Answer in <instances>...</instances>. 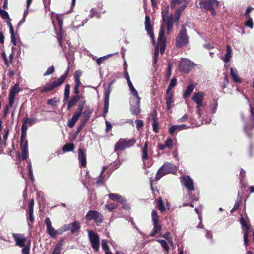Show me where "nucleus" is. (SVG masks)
<instances>
[{
    "mask_svg": "<svg viewBox=\"0 0 254 254\" xmlns=\"http://www.w3.org/2000/svg\"><path fill=\"white\" fill-rule=\"evenodd\" d=\"M241 224L245 227L246 232L244 233V242L246 246L248 245V232L250 229V225L247 223L246 221L243 217L241 219Z\"/></svg>",
    "mask_w": 254,
    "mask_h": 254,
    "instance_id": "obj_18",
    "label": "nucleus"
},
{
    "mask_svg": "<svg viewBox=\"0 0 254 254\" xmlns=\"http://www.w3.org/2000/svg\"><path fill=\"white\" fill-rule=\"evenodd\" d=\"M184 10V7H179L177 8L175 11V18L178 20L180 18L181 13Z\"/></svg>",
    "mask_w": 254,
    "mask_h": 254,
    "instance_id": "obj_50",
    "label": "nucleus"
},
{
    "mask_svg": "<svg viewBox=\"0 0 254 254\" xmlns=\"http://www.w3.org/2000/svg\"><path fill=\"white\" fill-rule=\"evenodd\" d=\"M230 75L236 82L240 83L241 82L238 71L236 69L233 68H230Z\"/></svg>",
    "mask_w": 254,
    "mask_h": 254,
    "instance_id": "obj_29",
    "label": "nucleus"
},
{
    "mask_svg": "<svg viewBox=\"0 0 254 254\" xmlns=\"http://www.w3.org/2000/svg\"><path fill=\"white\" fill-rule=\"evenodd\" d=\"M162 237L166 239L171 245H173V242L172 241V238L171 236V234L169 232L165 233L164 235H163Z\"/></svg>",
    "mask_w": 254,
    "mask_h": 254,
    "instance_id": "obj_49",
    "label": "nucleus"
},
{
    "mask_svg": "<svg viewBox=\"0 0 254 254\" xmlns=\"http://www.w3.org/2000/svg\"><path fill=\"white\" fill-rule=\"evenodd\" d=\"M166 26L167 29V33L169 34L170 31L172 30L173 26V22L171 17L168 18L166 22Z\"/></svg>",
    "mask_w": 254,
    "mask_h": 254,
    "instance_id": "obj_39",
    "label": "nucleus"
},
{
    "mask_svg": "<svg viewBox=\"0 0 254 254\" xmlns=\"http://www.w3.org/2000/svg\"><path fill=\"white\" fill-rule=\"evenodd\" d=\"M167 96L165 98L166 103L167 105V108L168 110H170L172 107V103L174 102L173 100V94L171 92H167Z\"/></svg>",
    "mask_w": 254,
    "mask_h": 254,
    "instance_id": "obj_27",
    "label": "nucleus"
},
{
    "mask_svg": "<svg viewBox=\"0 0 254 254\" xmlns=\"http://www.w3.org/2000/svg\"><path fill=\"white\" fill-rule=\"evenodd\" d=\"M165 145L166 147L168 148H171L173 146V141L171 138H168L165 142Z\"/></svg>",
    "mask_w": 254,
    "mask_h": 254,
    "instance_id": "obj_62",
    "label": "nucleus"
},
{
    "mask_svg": "<svg viewBox=\"0 0 254 254\" xmlns=\"http://www.w3.org/2000/svg\"><path fill=\"white\" fill-rule=\"evenodd\" d=\"M30 246H26L22 249V254H29Z\"/></svg>",
    "mask_w": 254,
    "mask_h": 254,
    "instance_id": "obj_64",
    "label": "nucleus"
},
{
    "mask_svg": "<svg viewBox=\"0 0 254 254\" xmlns=\"http://www.w3.org/2000/svg\"><path fill=\"white\" fill-rule=\"evenodd\" d=\"M85 219L88 221L94 220L97 223H101L103 220V216L97 211H89L85 216Z\"/></svg>",
    "mask_w": 254,
    "mask_h": 254,
    "instance_id": "obj_9",
    "label": "nucleus"
},
{
    "mask_svg": "<svg viewBox=\"0 0 254 254\" xmlns=\"http://www.w3.org/2000/svg\"><path fill=\"white\" fill-rule=\"evenodd\" d=\"M71 228V223L65 224L59 228L60 234L61 235L64 232L70 230Z\"/></svg>",
    "mask_w": 254,
    "mask_h": 254,
    "instance_id": "obj_40",
    "label": "nucleus"
},
{
    "mask_svg": "<svg viewBox=\"0 0 254 254\" xmlns=\"http://www.w3.org/2000/svg\"><path fill=\"white\" fill-rule=\"evenodd\" d=\"M145 29L147 33L150 36L153 43L155 44V36L154 35L152 27L151 24V20L150 17L148 15H146L145 16Z\"/></svg>",
    "mask_w": 254,
    "mask_h": 254,
    "instance_id": "obj_15",
    "label": "nucleus"
},
{
    "mask_svg": "<svg viewBox=\"0 0 254 254\" xmlns=\"http://www.w3.org/2000/svg\"><path fill=\"white\" fill-rule=\"evenodd\" d=\"M61 251V247L60 245H57L54 248L52 254H59Z\"/></svg>",
    "mask_w": 254,
    "mask_h": 254,
    "instance_id": "obj_61",
    "label": "nucleus"
},
{
    "mask_svg": "<svg viewBox=\"0 0 254 254\" xmlns=\"http://www.w3.org/2000/svg\"><path fill=\"white\" fill-rule=\"evenodd\" d=\"M10 34H11V42L12 43L16 46V44H17V42H16V36H15V35L14 34V32L13 31L12 32H10Z\"/></svg>",
    "mask_w": 254,
    "mask_h": 254,
    "instance_id": "obj_60",
    "label": "nucleus"
},
{
    "mask_svg": "<svg viewBox=\"0 0 254 254\" xmlns=\"http://www.w3.org/2000/svg\"><path fill=\"white\" fill-rule=\"evenodd\" d=\"M135 123L136 124V128L138 130H139L143 126V122L141 120H136L135 121Z\"/></svg>",
    "mask_w": 254,
    "mask_h": 254,
    "instance_id": "obj_59",
    "label": "nucleus"
},
{
    "mask_svg": "<svg viewBox=\"0 0 254 254\" xmlns=\"http://www.w3.org/2000/svg\"><path fill=\"white\" fill-rule=\"evenodd\" d=\"M193 64H179L178 69L180 72L188 73L193 68Z\"/></svg>",
    "mask_w": 254,
    "mask_h": 254,
    "instance_id": "obj_26",
    "label": "nucleus"
},
{
    "mask_svg": "<svg viewBox=\"0 0 254 254\" xmlns=\"http://www.w3.org/2000/svg\"><path fill=\"white\" fill-rule=\"evenodd\" d=\"M92 113V110L88 106L86 107L85 110L82 112V114L83 115V120L82 121V124L83 126H84L87 121L89 120Z\"/></svg>",
    "mask_w": 254,
    "mask_h": 254,
    "instance_id": "obj_22",
    "label": "nucleus"
},
{
    "mask_svg": "<svg viewBox=\"0 0 254 254\" xmlns=\"http://www.w3.org/2000/svg\"><path fill=\"white\" fill-rule=\"evenodd\" d=\"M171 69L172 66L171 64H168V67L166 69V77L167 80H168L171 75Z\"/></svg>",
    "mask_w": 254,
    "mask_h": 254,
    "instance_id": "obj_53",
    "label": "nucleus"
},
{
    "mask_svg": "<svg viewBox=\"0 0 254 254\" xmlns=\"http://www.w3.org/2000/svg\"><path fill=\"white\" fill-rule=\"evenodd\" d=\"M142 158L143 160L144 165L145 166L148 167L151 165V164H152L151 161H150V162H149V161H147V160L148 159L147 142L145 143L144 146L142 149Z\"/></svg>",
    "mask_w": 254,
    "mask_h": 254,
    "instance_id": "obj_20",
    "label": "nucleus"
},
{
    "mask_svg": "<svg viewBox=\"0 0 254 254\" xmlns=\"http://www.w3.org/2000/svg\"><path fill=\"white\" fill-rule=\"evenodd\" d=\"M187 24L181 26V29L176 39V46L180 48L187 45L189 41V36L187 35L186 26Z\"/></svg>",
    "mask_w": 254,
    "mask_h": 254,
    "instance_id": "obj_3",
    "label": "nucleus"
},
{
    "mask_svg": "<svg viewBox=\"0 0 254 254\" xmlns=\"http://www.w3.org/2000/svg\"><path fill=\"white\" fill-rule=\"evenodd\" d=\"M157 241L159 243H160L161 246L164 248V250L166 252H168L169 251V247L165 240H162V239H158L157 240Z\"/></svg>",
    "mask_w": 254,
    "mask_h": 254,
    "instance_id": "obj_43",
    "label": "nucleus"
},
{
    "mask_svg": "<svg viewBox=\"0 0 254 254\" xmlns=\"http://www.w3.org/2000/svg\"><path fill=\"white\" fill-rule=\"evenodd\" d=\"M81 103H79V111L75 112L72 118L68 120V126L70 128H72L74 127L75 123L82 115L83 110V106L81 105Z\"/></svg>",
    "mask_w": 254,
    "mask_h": 254,
    "instance_id": "obj_12",
    "label": "nucleus"
},
{
    "mask_svg": "<svg viewBox=\"0 0 254 254\" xmlns=\"http://www.w3.org/2000/svg\"><path fill=\"white\" fill-rule=\"evenodd\" d=\"M109 97H110V96H108V93L107 94V95H105L104 114H103V116L104 117L106 116V115L108 113V111Z\"/></svg>",
    "mask_w": 254,
    "mask_h": 254,
    "instance_id": "obj_34",
    "label": "nucleus"
},
{
    "mask_svg": "<svg viewBox=\"0 0 254 254\" xmlns=\"http://www.w3.org/2000/svg\"><path fill=\"white\" fill-rule=\"evenodd\" d=\"M245 25L252 29L253 27V21L252 18H250L248 19V20L245 22Z\"/></svg>",
    "mask_w": 254,
    "mask_h": 254,
    "instance_id": "obj_58",
    "label": "nucleus"
},
{
    "mask_svg": "<svg viewBox=\"0 0 254 254\" xmlns=\"http://www.w3.org/2000/svg\"><path fill=\"white\" fill-rule=\"evenodd\" d=\"M177 84V79L175 77H173L171 79L168 89L166 91L167 92H171V90L172 89L173 87H174Z\"/></svg>",
    "mask_w": 254,
    "mask_h": 254,
    "instance_id": "obj_38",
    "label": "nucleus"
},
{
    "mask_svg": "<svg viewBox=\"0 0 254 254\" xmlns=\"http://www.w3.org/2000/svg\"><path fill=\"white\" fill-rule=\"evenodd\" d=\"M153 229L150 235L154 236L161 229V225L158 224V222L153 223Z\"/></svg>",
    "mask_w": 254,
    "mask_h": 254,
    "instance_id": "obj_33",
    "label": "nucleus"
},
{
    "mask_svg": "<svg viewBox=\"0 0 254 254\" xmlns=\"http://www.w3.org/2000/svg\"><path fill=\"white\" fill-rule=\"evenodd\" d=\"M115 82V80H113L111 82L109 83L108 88L104 93L105 95H107V94L108 93V96H110V93L111 92V86Z\"/></svg>",
    "mask_w": 254,
    "mask_h": 254,
    "instance_id": "obj_56",
    "label": "nucleus"
},
{
    "mask_svg": "<svg viewBox=\"0 0 254 254\" xmlns=\"http://www.w3.org/2000/svg\"><path fill=\"white\" fill-rule=\"evenodd\" d=\"M108 196L113 201H116L122 204H125L126 202V200L124 199V198L119 194L116 193H110L108 195Z\"/></svg>",
    "mask_w": 254,
    "mask_h": 254,
    "instance_id": "obj_24",
    "label": "nucleus"
},
{
    "mask_svg": "<svg viewBox=\"0 0 254 254\" xmlns=\"http://www.w3.org/2000/svg\"><path fill=\"white\" fill-rule=\"evenodd\" d=\"M70 86L69 84H66L64 90V101H67L69 94H70Z\"/></svg>",
    "mask_w": 254,
    "mask_h": 254,
    "instance_id": "obj_44",
    "label": "nucleus"
},
{
    "mask_svg": "<svg viewBox=\"0 0 254 254\" xmlns=\"http://www.w3.org/2000/svg\"><path fill=\"white\" fill-rule=\"evenodd\" d=\"M12 236L15 241V245L20 247L26 246L25 245L26 241V238L21 234H12Z\"/></svg>",
    "mask_w": 254,
    "mask_h": 254,
    "instance_id": "obj_17",
    "label": "nucleus"
},
{
    "mask_svg": "<svg viewBox=\"0 0 254 254\" xmlns=\"http://www.w3.org/2000/svg\"><path fill=\"white\" fill-rule=\"evenodd\" d=\"M196 87V85L194 84H191L187 86V89L184 92L183 94V97L184 98L186 99L188 98L190 94L192 92V91L194 90V88Z\"/></svg>",
    "mask_w": 254,
    "mask_h": 254,
    "instance_id": "obj_28",
    "label": "nucleus"
},
{
    "mask_svg": "<svg viewBox=\"0 0 254 254\" xmlns=\"http://www.w3.org/2000/svg\"><path fill=\"white\" fill-rule=\"evenodd\" d=\"M1 57L3 60L5 64H8L9 62H12V60L13 59V53H11L9 55V60H8L7 58L6 54L4 51H3L1 54Z\"/></svg>",
    "mask_w": 254,
    "mask_h": 254,
    "instance_id": "obj_35",
    "label": "nucleus"
},
{
    "mask_svg": "<svg viewBox=\"0 0 254 254\" xmlns=\"http://www.w3.org/2000/svg\"><path fill=\"white\" fill-rule=\"evenodd\" d=\"M157 206L159 210L161 212H163L165 211L166 208L163 205V201L161 198H159L157 200Z\"/></svg>",
    "mask_w": 254,
    "mask_h": 254,
    "instance_id": "obj_42",
    "label": "nucleus"
},
{
    "mask_svg": "<svg viewBox=\"0 0 254 254\" xmlns=\"http://www.w3.org/2000/svg\"><path fill=\"white\" fill-rule=\"evenodd\" d=\"M0 15L3 19H10L9 14L7 12L2 10L0 8Z\"/></svg>",
    "mask_w": 254,
    "mask_h": 254,
    "instance_id": "obj_48",
    "label": "nucleus"
},
{
    "mask_svg": "<svg viewBox=\"0 0 254 254\" xmlns=\"http://www.w3.org/2000/svg\"><path fill=\"white\" fill-rule=\"evenodd\" d=\"M28 169H29V178L32 181H33L34 180V176L33 174L32 167L31 162H29L28 164Z\"/></svg>",
    "mask_w": 254,
    "mask_h": 254,
    "instance_id": "obj_54",
    "label": "nucleus"
},
{
    "mask_svg": "<svg viewBox=\"0 0 254 254\" xmlns=\"http://www.w3.org/2000/svg\"><path fill=\"white\" fill-rule=\"evenodd\" d=\"M129 89L132 95V96L130 98H140L138 95L137 91L135 89L133 86L130 87Z\"/></svg>",
    "mask_w": 254,
    "mask_h": 254,
    "instance_id": "obj_46",
    "label": "nucleus"
},
{
    "mask_svg": "<svg viewBox=\"0 0 254 254\" xmlns=\"http://www.w3.org/2000/svg\"><path fill=\"white\" fill-rule=\"evenodd\" d=\"M80 228V223L77 221L71 223V231L72 233H74L78 231Z\"/></svg>",
    "mask_w": 254,
    "mask_h": 254,
    "instance_id": "obj_37",
    "label": "nucleus"
},
{
    "mask_svg": "<svg viewBox=\"0 0 254 254\" xmlns=\"http://www.w3.org/2000/svg\"><path fill=\"white\" fill-rule=\"evenodd\" d=\"M36 122V119L35 118L25 117L22 119L21 133L22 138H26L27 135V131L29 127H31Z\"/></svg>",
    "mask_w": 254,
    "mask_h": 254,
    "instance_id": "obj_6",
    "label": "nucleus"
},
{
    "mask_svg": "<svg viewBox=\"0 0 254 254\" xmlns=\"http://www.w3.org/2000/svg\"><path fill=\"white\" fill-rule=\"evenodd\" d=\"M152 125L153 127V131L157 133L158 131V124L156 120H155V118H153V121Z\"/></svg>",
    "mask_w": 254,
    "mask_h": 254,
    "instance_id": "obj_55",
    "label": "nucleus"
},
{
    "mask_svg": "<svg viewBox=\"0 0 254 254\" xmlns=\"http://www.w3.org/2000/svg\"><path fill=\"white\" fill-rule=\"evenodd\" d=\"M69 70V66H68L65 72V73L63 74L59 78H58L56 81L53 82L52 83L46 84L43 87L40 89V92L42 93L47 92L49 91L52 90L55 87L61 85L63 84L66 78L67 77L68 72Z\"/></svg>",
    "mask_w": 254,
    "mask_h": 254,
    "instance_id": "obj_2",
    "label": "nucleus"
},
{
    "mask_svg": "<svg viewBox=\"0 0 254 254\" xmlns=\"http://www.w3.org/2000/svg\"><path fill=\"white\" fill-rule=\"evenodd\" d=\"M151 217L153 223L158 222V217L156 210H152L151 213Z\"/></svg>",
    "mask_w": 254,
    "mask_h": 254,
    "instance_id": "obj_51",
    "label": "nucleus"
},
{
    "mask_svg": "<svg viewBox=\"0 0 254 254\" xmlns=\"http://www.w3.org/2000/svg\"><path fill=\"white\" fill-rule=\"evenodd\" d=\"M166 47V38L165 36V27L162 25L159 31L158 41L154 53L153 64H156L158 61L159 50L161 54H163L165 51Z\"/></svg>",
    "mask_w": 254,
    "mask_h": 254,
    "instance_id": "obj_1",
    "label": "nucleus"
},
{
    "mask_svg": "<svg viewBox=\"0 0 254 254\" xmlns=\"http://www.w3.org/2000/svg\"><path fill=\"white\" fill-rule=\"evenodd\" d=\"M203 98L204 93L202 92H198L193 95L192 100L195 102H202Z\"/></svg>",
    "mask_w": 254,
    "mask_h": 254,
    "instance_id": "obj_32",
    "label": "nucleus"
},
{
    "mask_svg": "<svg viewBox=\"0 0 254 254\" xmlns=\"http://www.w3.org/2000/svg\"><path fill=\"white\" fill-rule=\"evenodd\" d=\"M78 159L82 166H85L86 165V158L85 152L82 149H78Z\"/></svg>",
    "mask_w": 254,
    "mask_h": 254,
    "instance_id": "obj_25",
    "label": "nucleus"
},
{
    "mask_svg": "<svg viewBox=\"0 0 254 254\" xmlns=\"http://www.w3.org/2000/svg\"><path fill=\"white\" fill-rule=\"evenodd\" d=\"M20 91H21V88L19 87L18 83H16L11 88L9 95V103L10 107L13 106L15 96Z\"/></svg>",
    "mask_w": 254,
    "mask_h": 254,
    "instance_id": "obj_14",
    "label": "nucleus"
},
{
    "mask_svg": "<svg viewBox=\"0 0 254 254\" xmlns=\"http://www.w3.org/2000/svg\"><path fill=\"white\" fill-rule=\"evenodd\" d=\"M212 0H200L199 2L200 8L210 11L211 14L214 16L216 14L215 10L213 6Z\"/></svg>",
    "mask_w": 254,
    "mask_h": 254,
    "instance_id": "obj_11",
    "label": "nucleus"
},
{
    "mask_svg": "<svg viewBox=\"0 0 254 254\" xmlns=\"http://www.w3.org/2000/svg\"><path fill=\"white\" fill-rule=\"evenodd\" d=\"M189 127L185 124L173 125L169 128V132L170 134H173L176 131L187 129Z\"/></svg>",
    "mask_w": 254,
    "mask_h": 254,
    "instance_id": "obj_23",
    "label": "nucleus"
},
{
    "mask_svg": "<svg viewBox=\"0 0 254 254\" xmlns=\"http://www.w3.org/2000/svg\"><path fill=\"white\" fill-rule=\"evenodd\" d=\"M34 204V200H30L29 203V210L27 213V220L31 223H33L34 221V218L33 217Z\"/></svg>",
    "mask_w": 254,
    "mask_h": 254,
    "instance_id": "obj_19",
    "label": "nucleus"
},
{
    "mask_svg": "<svg viewBox=\"0 0 254 254\" xmlns=\"http://www.w3.org/2000/svg\"><path fill=\"white\" fill-rule=\"evenodd\" d=\"M26 138H22V134L21 135V150L28 151V141L25 139Z\"/></svg>",
    "mask_w": 254,
    "mask_h": 254,
    "instance_id": "obj_41",
    "label": "nucleus"
},
{
    "mask_svg": "<svg viewBox=\"0 0 254 254\" xmlns=\"http://www.w3.org/2000/svg\"><path fill=\"white\" fill-rule=\"evenodd\" d=\"M45 223L46 225L47 233L51 238H55L60 234L59 229L55 230L52 226L51 221L49 217L46 218L45 220Z\"/></svg>",
    "mask_w": 254,
    "mask_h": 254,
    "instance_id": "obj_10",
    "label": "nucleus"
},
{
    "mask_svg": "<svg viewBox=\"0 0 254 254\" xmlns=\"http://www.w3.org/2000/svg\"><path fill=\"white\" fill-rule=\"evenodd\" d=\"M80 99V96L78 95H75L72 97V98L69 101L67 109L69 110L72 107L75 106L78 101Z\"/></svg>",
    "mask_w": 254,
    "mask_h": 254,
    "instance_id": "obj_31",
    "label": "nucleus"
},
{
    "mask_svg": "<svg viewBox=\"0 0 254 254\" xmlns=\"http://www.w3.org/2000/svg\"><path fill=\"white\" fill-rule=\"evenodd\" d=\"M88 232L92 247L95 251H98L100 242V239L98 235L92 230H88Z\"/></svg>",
    "mask_w": 254,
    "mask_h": 254,
    "instance_id": "obj_8",
    "label": "nucleus"
},
{
    "mask_svg": "<svg viewBox=\"0 0 254 254\" xmlns=\"http://www.w3.org/2000/svg\"><path fill=\"white\" fill-rule=\"evenodd\" d=\"M74 148V146L73 144L69 143L65 144L63 147V150L64 152H68L72 151Z\"/></svg>",
    "mask_w": 254,
    "mask_h": 254,
    "instance_id": "obj_45",
    "label": "nucleus"
},
{
    "mask_svg": "<svg viewBox=\"0 0 254 254\" xmlns=\"http://www.w3.org/2000/svg\"><path fill=\"white\" fill-rule=\"evenodd\" d=\"M140 98H130V111L133 115H138L141 112Z\"/></svg>",
    "mask_w": 254,
    "mask_h": 254,
    "instance_id": "obj_7",
    "label": "nucleus"
},
{
    "mask_svg": "<svg viewBox=\"0 0 254 254\" xmlns=\"http://www.w3.org/2000/svg\"><path fill=\"white\" fill-rule=\"evenodd\" d=\"M118 205L113 203H110L106 204L105 205V208L109 211H112L113 209H116Z\"/></svg>",
    "mask_w": 254,
    "mask_h": 254,
    "instance_id": "obj_47",
    "label": "nucleus"
},
{
    "mask_svg": "<svg viewBox=\"0 0 254 254\" xmlns=\"http://www.w3.org/2000/svg\"><path fill=\"white\" fill-rule=\"evenodd\" d=\"M58 101L59 100L57 98H53L52 99H49L47 101V103L52 106H55Z\"/></svg>",
    "mask_w": 254,
    "mask_h": 254,
    "instance_id": "obj_57",
    "label": "nucleus"
},
{
    "mask_svg": "<svg viewBox=\"0 0 254 254\" xmlns=\"http://www.w3.org/2000/svg\"><path fill=\"white\" fill-rule=\"evenodd\" d=\"M232 52L231 48L229 45H227L226 46V53L225 54L224 58L223 59L224 62L226 63L228 62L232 57Z\"/></svg>",
    "mask_w": 254,
    "mask_h": 254,
    "instance_id": "obj_30",
    "label": "nucleus"
},
{
    "mask_svg": "<svg viewBox=\"0 0 254 254\" xmlns=\"http://www.w3.org/2000/svg\"><path fill=\"white\" fill-rule=\"evenodd\" d=\"M176 170V166L174 164L167 162L158 170L155 179L159 180L164 175L168 173H173Z\"/></svg>",
    "mask_w": 254,
    "mask_h": 254,
    "instance_id": "obj_4",
    "label": "nucleus"
},
{
    "mask_svg": "<svg viewBox=\"0 0 254 254\" xmlns=\"http://www.w3.org/2000/svg\"><path fill=\"white\" fill-rule=\"evenodd\" d=\"M186 4V0H172L170 7L172 9H174L178 6L183 7L185 9Z\"/></svg>",
    "mask_w": 254,
    "mask_h": 254,
    "instance_id": "obj_21",
    "label": "nucleus"
},
{
    "mask_svg": "<svg viewBox=\"0 0 254 254\" xmlns=\"http://www.w3.org/2000/svg\"><path fill=\"white\" fill-rule=\"evenodd\" d=\"M101 245L103 250L105 251L106 254H113L109 249L108 245H107V241L106 240H102Z\"/></svg>",
    "mask_w": 254,
    "mask_h": 254,
    "instance_id": "obj_36",
    "label": "nucleus"
},
{
    "mask_svg": "<svg viewBox=\"0 0 254 254\" xmlns=\"http://www.w3.org/2000/svg\"><path fill=\"white\" fill-rule=\"evenodd\" d=\"M182 184L187 188L188 191L194 190V183L192 179L189 176H185L181 178Z\"/></svg>",
    "mask_w": 254,
    "mask_h": 254,
    "instance_id": "obj_13",
    "label": "nucleus"
},
{
    "mask_svg": "<svg viewBox=\"0 0 254 254\" xmlns=\"http://www.w3.org/2000/svg\"><path fill=\"white\" fill-rule=\"evenodd\" d=\"M136 142L134 139H125L120 138L115 146V151L124 150L133 146Z\"/></svg>",
    "mask_w": 254,
    "mask_h": 254,
    "instance_id": "obj_5",
    "label": "nucleus"
},
{
    "mask_svg": "<svg viewBox=\"0 0 254 254\" xmlns=\"http://www.w3.org/2000/svg\"><path fill=\"white\" fill-rule=\"evenodd\" d=\"M56 19L57 20L58 26L60 29L59 35L58 36V41L60 45L62 47V34H63V29L62 27L63 25V21H64V16L63 15L57 14L56 15Z\"/></svg>",
    "mask_w": 254,
    "mask_h": 254,
    "instance_id": "obj_16",
    "label": "nucleus"
},
{
    "mask_svg": "<svg viewBox=\"0 0 254 254\" xmlns=\"http://www.w3.org/2000/svg\"><path fill=\"white\" fill-rule=\"evenodd\" d=\"M112 55H107L106 56H104L99 58L97 60V64H102L104 63L106 59H107L109 57L111 56Z\"/></svg>",
    "mask_w": 254,
    "mask_h": 254,
    "instance_id": "obj_52",
    "label": "nucleus"
},
{
    "mask_svg": "<svg viewBox=\"0 0 254 254\" xmlns=\"http://www.w3.org/2000/svg\"><path fill=\"white\" fill-rule=\"evenodd\" d=\"M54 71V67L53 66H50L48 68L46 72L44 74V76H47L52 74Z\"/></svg>",
    "mask_w": 254,
    "mask_h": 254,
    "instance_id": "obj_63",
    "label": "nucleus"
}]
</instances>
